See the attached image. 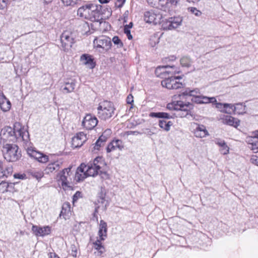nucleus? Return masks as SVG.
<instances>
[{"mask_svg":"<svg viewBox=\"0 0 258 258\" xmlns=\"http://www.w3.org/2000/svg\"><path fill=\"white\" fill-rule=\"evenodd\" d=\"M1 138L6 141L23 142L26 146L30 143L29 134L27 128L19 122H16L13 127L6 126L1 132Z\"/></svg>","mask_w":258,"mask_h":258,"instance_id":"obj_1","label":"nucleus"},{"mask_svg":"<svg viewBox=\"0 0 258 258\" xmlns=\"http://www.w3.org/2000/svg\"><path fill=\"white\" fill-rule=\"evenodd\" d=\"M103 9L105 11V9L100 5L88 4L79 8L77 15L80 17L100 23V21L103 19Z\"/></svg>","mask_w":258,"mask_h":258,"instance_id":"obj_2","label":"nucleus"},{"mask_svg":"<svg viewBox=\"0 0 258 258\" xmlns=\"http://www.w3.org/2000/svg\"><path fill=\"white\" fill-rule=\"evenodd\" d=\"M115 109L112 102L104 100L100 102L97 107V114L100 118L105 120L113 116Z\"/></svg>","mask_w":258,"mask_h":258,"instance_id":"obj_3","label":"nucleus"},{"mask_svg":"<svg viewBox=\"0 0 258 258\" xmlns=\"http://www.w3.org/2000/svg\"><path fill=\"white\" fill-rule=\"evenodd\" d=\"M3 155L5 159L9 162H15L21 157V152L16 144H6L3 147Z\"/></svg>","mask_w":258,"mask_h":258,"instance_id":"obj_4","label":"nucleus"},{"mask_svg":"<svg viewBox=\"0 0 258 258\" xmlns=\"http://www.w3.org/2000/svg\"><path fill=\"white\" fill-rule=\"evenodd\" d=\"M181 79V77L178 76V99H184V102L189 101L190 102V101H191V97H196L200 94V90L198 88L193 90H190L187 88H184L185 84L179 82Z\"/></svg>","mask_w":258,"mask_h":258,"instance_id":"obj_5","label":"nucleus"},{"mask_svg":"<svg viewBox=\"0 0 258 258\" xmlns=\"http://www.w3.org/2000/svg\"><path fill=\"white\" fill-rule=\"evenodd\" d=\"M71 174V168L69 167L63 169L57 175L59 177V181L61 182V186L64 190L72 188Z\"/></svg>","mask_w":258,"mask_h":258,"instance_id":"obj_6","label":"nucleus"},{"mask_svg":"<svg viewBox=\"0 0 258 258\" xmlns=\"http://www.w3.org/2000/svg\"><path fill=\"white\" fill-rule=\"evenodd\" d=\"M94 47L99 51L103 52L109 50L111 46L110 39L105 36H100L93 41Z\"/></svg>","mask_w":258,"mask_h":258,"instance_id":"obj_7","label":"nucleus"},{"mask_svg":"<svg viewBox=\"0 0 258 258\" xmlns=\"http://www.w3.org/2000/svg\"><path fill=\"white\" fill-rule=\"evenodd\" d=\"M27 152L30 157L41 163H46L49 161V157L44 153L36 150L34 148L28 147Z\"/></svg>","mask_w":258,"mask_h":258,"instance_id":"obj_8","label":"nucleus"},{"mask_svg":"<svg viewBox=\"0 0 258 258\" xmlns=\"http://www.w3.org/2000/svg\"><path fill=\"white\" fill-rule=\"evenodd\" d=\"M60 42L61 47L63 50H69L74 43V39L72 33L69 31L63 32L60 36Z\"/></svg>","mask_w":258,"mask_h":258,"instance_id":"obj_9","label":"nucleus"},{"mask_svg":"<svg viewBox=\"0 0 258 258\" xmlns=\"http://www.w3.org/2000/svg\"><path fill=\"white\" fill-rule=\"evenodd\" d=\"M178 116L180 117H187L189 118L192 117L190 109L192 108V104L189 101L184 102L178 100Z\"/></svg>","mask_w":258,"mask_h":258,"instance_id":"obj_10","label":"nucleus"},{"mask_svg":"<svg viewBox=\"0 0 258 258\" xmlns=\"http://www.w3.org/2000/svg\"><path fill=\"white\" fill-rule=\"evenodd\" d=\"M63 162L62 158L51 160L44 169L46 174L54 173L59 170Z\"/></svg>","mask_w":258,"mask_h":258,"instance_id":"obj_11","label":"nucleus"},{"mask_svg":"<svg viewBox=\"0 0 258 258\" xmlns=\"http://www.w3.org/2000/svg\"><path fill=\"white\" fill-rule=\"evenodd\" d=\"M87 134L83 132L77 133L72 139V145L74 148L81 147L87 140Z\"/></svg>","mask_w":258,"mask_h":258,"instance_id":"obj_12","label":"nucleus"},{"mask_svg":"<svg viewBox=\"0 0 258 258\" xmlns=\"http://www.w3.org/2000/svg\"><path fill=\"white\" fill-rule=\"evenodd\" d=\"M97 118L90 114H87L82 121V125L87 130H91L94 128L97 124Z\"/></svg>","mask_w":258,"mask_h":258,"instance_id":"obj_13","label":"nucleus"},{"mask_svg":"<svg viewBox=\"0 0 258 258\" xmlns=\"http://www.w3.org/2000/svg\"><path fill=\"white\" fill-rule=\"evenodd\" d=\"M154 7L162 11H166L170 4L176 6L177 0H153Z\"/></svg>","mask_w":258,"mask_h":258,"instance_id":"obj_14","label":"nucleus"},{"mask_svg":"<svg viewBox=\"0 0 258 258\" xmlns=\"http://www.w3.org/2000/svg\"><path fill=\"white\" fill-rule=\"evenodd\" d=\"M32 231L37 236H44L50 233L51 228L48 226L41 227L33 225Z\"/></svg>","mask_w":258,"mask_h":258,"instance_id":"obj_15","label":"nucleus"},{"mask_svg":"<svg viewBox=\"0 0 258 258\" xmlns=\"http://www.w3.org/2000/svg\"><path fill=\"white\" fill-rule=\"evenodd\" d=\"M124 144L122 141L119 139L113 140L107 146L106 148L107 152L109 153L116 149L121 151L124 148Z\"/></svg>","mask_w":258,"mask_h":258,"instance_id":"obj_16","label":"nucleus"},{"mask_svg":"<svg viewBox=\"0 0 258 258\" xmlns=\"http://www.w3.org/2000/svg\"><path fill=\"white\" fill-rule=\"evenodd\" d=\"M162 27L164 30H174L177 28V18L171 17L163 22Z\"/></svg>","mask_w":258,"mask_h":258,"instance_id":"obj_17","label":"nucleus"},{"mask_svg":"<svg viewBox=\"0 0 258 258\" xmlns=\"http://www.w3.org/2000/svg\"><path fill=\"white\" fill-rule=\"evenodd\" d=\"M177 77L168 78L163 80L161 84L163 87H166L168 89H177Z\"/></svg>","mask_w":258,"mask_h":258,"instance_id":"obj_18","label":"nucleus"},{"mask_svg":"<svg viewBox=\"0 0 258 258\" xmlns=\"http://www.w3.org/2000/svg\"><path fill=\"white\" fill-rule=\"evenodd\" d=\"M80 61L89 69L94 68L96 65L92 56L88 54L82 55L80 57Z\"/></svg>","mask_w":258,"mask_h":258,"instance_id":"obj_19","label":"nucleus"},{"mask_svg":"<svg viewBox=\"0 0 258 258\" xmlns=\"http://www.w3.org/2000/svg\"><path fill=\"white\" fill-rule=\"evenodd\" d=\"M84 167H85V164H81V165L78 167L76 170L75 175V180L76 181L79 182L83 181L88 176L86 174V171L84 169Z\"/></svg>","mask_w":258,"mask_h":258,"instance_id":"obj_20","label":"nucleus"},{"mask_svg":"<svg viewBox=\"0 0 258 258\" xmlns=\"http://www.w3.org/2000/svg\"><path fill=\"white\" fill-rule=\"evenodd\" d=\"M194 134L196 137L200 138H204L209 135L206 126L203 124H197L194 130Z\"/></svg>","mask_w":258,"mask_h":258,"instance_id":"obj_21","label":"nucleus"},{"mask_svg":"<svg viewBox=\"0 0 258 258\" xmlns=\"http://www.w3.org/2000/svg\"><path fill=\"white\" fill-rule=\"evenodd\" d=\"M96 207H98L99 209L105 211L108 205V201L105 199V194L101 192L98 197L96 202H95Z\"/></svg>","mask_w":258,"mask_h":258,"instance_id":"obj_22","label":"nucleus"},{"mask_svg":"<svg viewBox=\"0 0 258 258\" xmlns=\"http://www.w3.org/2000/svg\"><path fill=\"white\" fill-rule=\"evenodd\" d=\"M11 107L10 101L7 98L3 93H0V108L4 112L10 110Z\"/></svg>","mask_w":258,"mask_h":258,"instance_id":"obj_23","label":"nucleus"},{"mask_svg":"<svg viewBox=\"0 0 258 258\" xmlns=\"http://www.w3.org/2000/svg\"><path fill=\"white\" fill-rule=\"evenodd\" d=\"M107 225L103 220H101L99 225L98 235L101 240H104L107 237Z\"/></svg>","mask_w":258,"mask_h":258,"instance_id":"obj_24","label":"nucleus"},{"mask_svg":"<svg viewBox=\"0 0 258 258\" xmlns=\"http://www.w3.org/2000/svg\"><path fill=\"white\" fill-rule=\"evenodd\" d=\"M222 122L224 124L237 127L239 125V121L237 119H235L233 117L230 115H223V117L221 118Z\"/></svg>","mask_w":258,"mask_h":258,"instance_id":"obj_25","label":"nucleus"},{"mask_svg":"<svg viewBox=\"0 0 258 258\" xmlns=\"http://www.w3.org/2000/svg\"><path fill=\"white\" fill-rule=\"evenodd\" d=\"M247 142L249 145V148L254 152H258V137L255 136L253 133V137H249L247 138Z\"/></svg>","mask_w":258,"mask_h":258,"instance_id":"obj_26","label":"nucleus"},{"mask_svg":"<svg viewBox=\"0 0 258 258\" xmlns=\"http://www.w3.org/2000/svg\"><path fill=\"white\" fill-rule=\"evenodd\" d=\"M84 169L86 171V174L88 176H95L99 173L100 170V169L97 168L96 166H94L90 163L85 165Z\"/></svg>","mask_w":258,"mask_h":258,"instance_id":"obj_27","label":"nucleus"},{"mask_svg":"<svg viewBox=\"0 0 258 258\" xmlns=\"http://www.w3.org/2000/svg\"><path fill=\"white\" fill-rule=\"evenodd\" d=\"M71 205L69 203H63L60 212V217L62 216L65 219H69L71 215Z\"/></svg>","mask_w":258,"mask_h":258,"instance_id":"obj_28","label":"nucleus"},{"mask_svg":"<svg viewBox=\"0 0 258 258\" xmlns=\"http://www.w3.org/2000/svg\"><path fill=\"white\" fill-rule=\"evenodd\" d=\"M214 142L220 147V151L222 154L226 155L229 153V148L225 141L220 139H216Z\"/></svg>","mask_w":258,"mask_h":258,"instance_id":"obj_29","label":"nucleus"},{"mask_svg":"<svg viewBox=\"0 0 258 258\" xmlns=\"http://www.w3.org/2000/svg\"><path fill=\"white\" fill-rule=\"evenodd\" d=\"M76 81L74 80H69L65 83L64 87L62 89L63 93H68L73 92L76 87Z\"/></svg>","mask_w":258,"mask_h":258,"instance_id":"obj_30","label":"nucleus"},{"mask_svg":"<svg viewBox=\"0 0 258 258\" xmlns=\"http://www.w3.org/2000/svg\"><path fill=\"white\" fill-rule=\"evenodd\" d=\"M174 68V66H159L157 67L155 70V74L157 77H162V76L165 73H171V72H169V71L166 70L168 68Z\"/></svg>","mask_w":258,"mask_h":258,"instance_id":"obj_31","label":"nucleus"},{"mask_svg":"<svg viewBox=\"0 0 258 258\" xmlns=\"http://www.w3.org/2000/svg\"><path fill=\"white\" fill-rule=\"evenodd\" d=\"M216 105V107L219 109L221 112H225L226 113H231V111L230 110H227L228 108H233V105L232 104L228 103H214Z\"/></svg>","mask_w":258,"mask_h":258,"instance_id":"obj_32","label":"nucleus"},{"mask_svg":"<svg viewBox=\"0 0 258 258\" xmlns=\"http://www.w3.org/2000/svg\"><path fill=\"white\" fill-rule=\"evenodd\" d=\"M28 174L31 175L32 177L36 178L38 181L43 176V172L39 169H30L27 171Z\"/></svg>","mask_w":258,"mask_h":258,"instance_id":"obj_33","label":"nucleus"},{"mask_svg":"<svg viewBox=\"0 0 258 258\" xmlns=\"http://www.w3.org/2000/svg\"><path fill=\"white\" fill-rule=\"evenodd\" d=\"M233 105V108H230L232 111H234L235 113L238 114H242L244 113L246 111L245 105H243L242 103H237L235 105L232 104Z\"/></svg>","mask_w":258,"mask_h":258,"instance_id":"obj_34","label":"nucleus"},{"mask_svg":"<svg viewBox=\"0 0 258 258\" xmlns=\"http://www.w3.org/2000/svg\"><path fill=\"white\" fill-rule=\"evenodd\" d=\"M149 116L151 117L167 119H169L171 117V116L168 113L162 112H151L149 114Z\"/></svg>","mask_w":258,"mask_h":258,"instance_id":"obj_35","label":"nucleus"},{"mask_svg":"<svg viewBox=\"0 0 258 258\" xmlns=\"http://www.w3.org/2000/svg\"><path fill=\"white\" fill-rule=\"evenodd\" d=\"M172 122L170 121H166L164 120H159V126L160 127L167 132L170 130V126L172 125Z\"/></svg>","mask_w":258,"mask_h":258,"instance_id":"obj_36","label":"nucleus"},{"mask_svg":"<svg viewBox=\"0 0 258 258\" xmlns=\"http://www.w3.org/2000/svg\"><path fill=\"white\" fill-rule=\"evenodd\" d=\"M102 161V158L100 157H97L93 160L92 162H90L89 163L92 164V165L94 166H96L97 168L100 169L101 165L103 164Z\"/></svg>","mask_w":258,"mask_h":258,"instance_id":"obj_37","label":"nucleus"},{"mask_svg":"<svg viewBox=\"0 0 258 258\" xmlns=\"http://www.w3.org/2000/svg\"><path fill=\"white\" fill-rule=\"evenodd\" d=\"M202 104H207L209 103H216V99L214 97H208L205 96H202Z\"/></svg>","mask_w":258,"mask_h":258,"instance_id":"obj_38","label":"nucleus"},{"mask_svg":"<svg viewBox=\"0 0 258 258\" xmlns=\"http://www.w3.org/2000/svg\"><path fill=\"white\" fill-rule=\"evenodd\" d=\"M180 61L181 66L185 67H189L191 62L190 58L186 56L182 57L180 59Z\"/></svg>","mask_w":258,"mask_h":258,"instance_id":"obj_39","label":"nucleus"},{"mask_svg":"<svg viewBox=\"0 0 258 258\" xmlns=\"http://www.w3.org/2000/svg\"><path fill=\"white\" fill-rule=\"evenodd\" d=\"M144 19L147 23H151L154 20V16L149 12H146L144 14Z\"/></svg>","mask_w":258,"mask_h":258,"instance_id":"obj_40","label":"nucleus"},{"mask_svg":"<svg viewBox=\"0 0 258 258\" xmlns=\"http://www.w3.org/2000/svg\"><path fill=\"white\" fill-rule=\"evenodd\" d=\"M188 11L191 14H193L196 16L200 17L202 15V13L196 8L195 7H189L187 9Z\"/></svg>","mask_w":258,"mask_h":258,"instance_id":"obj_41","label":"nucleus"},{"mask_svg":"<svg viewBox=\"0 0 258 258\" xmlns=\"http://www.w3.org/2000/svg\"><path fill=\"white\" fill-rule=\"evenodd\" d=\"M104 145H105V144H104L103 143H102L101 141L97 140L96 141V142H95V143L93 145V151H99L102 147L104 146Z\"/></svg>","mask_w":258,"mask_h":258,"instance_id":"obj_42","label":"nucleus"},{"mask_svg":"<svg viewBox=\"0 0 258 258\" xmlns=\"http://www.w3.org/2000/svg\"><path fill=\"white\" fill-rule=\"evenodd\" d=\"M9 183L6 181H2L0 183V191L2 193L8 192Z\"/></svg>","mask_w":258,"mask_h":258,"instance_id":"obj_43","label":"nucleus"},{"mask_svg":"<svg viewBox=\"0 0 258 258\" xmlns=\"http://www.w3.org/2000/svg\"><path fill=\"white\" fill-rule=\"evenodd\" d=\"M167 108L169 110H177V101H172V102L167 105Z\"/></svg>","mask_w":258,"mask_h":258,"instance_id":"obj_44","label":"nucleus"},{"mask_svg":"<svg viewBox=\"0 0 258 258\" xmlns=\"http://www.w3.org/2000/svg\"><path fill=\"white\" fill-rule=\"evenodd\" d=\"M112 42L114 44L117 45L118 47H121L123 46V43L117 36H114L113 37Z\"/></svg>","mask_w":258,"mask_h":258,"instance_id":"obj_45","label":"nucleus"},{"mask_svg":"<svg viewBox=\"0 0 258 258\" xmlns=\"http://www.w3.org/2000/svg\"><path fill=\"white\" fill-rule=\"evenodd\" d=\"M124 33L126 35L127 38L129 40H131L133 38V36L131 34V31L128 27V26H124L123 29Z\"/></svg>","mask_w":258,"mask_h":258,"instance_id":"obj_46","label":"nucleus"},{"mask_svg":"<svg viewBox=\"0 0 258 258\" xmlns=\"http://www.w3.org/2000/svg\"><path fill=\"white\" fill-rule=\"evenodd\" d=\"M6 174V177H8L11 175L13 172V168L12 166L7 167L5 170H3Z\"/></svg>","mask_w":258,"mask_h":258,"instance_id":"obj_47","label":"nucleus"},{"mask_svg":"<svg viewBox=\"0 0 258 258\" xmlns=\"http://www.w3.org/2000/svg\"><path fill=\"white\" fill-rule=\"evenodd\" d=\"M101 241L102 240H100V239L99 238V239H97L95 242L93 243L94 245V247L96 250L99 248L100 249L101 247L103 246L102 245Z\"/></svg>","mask_w":258,"mask_h":258,"instance_id":"obj_48","label":"nucleus"},{"mask_svg":"<svg viewBox=\"0 0 258 258\" xmlns=\"http://www.w3.org/2000/svg\"><path fill=\"white\" fill-rule=\"evenodd\" d=\"M126 102L127 104H130L132 105V106L130 107V109L133 108V103L134 102V97L132 94H129L126 98Z\"/></svg>","mask_w":258,"mask_h":258,"instance_id":"obj_49","label":"nucleus"},{"mask_svg":"<svg viewBox=\"0 0 258 258\" xmlns=\"http://www.w3.org/2000/svg\"><path fill=\"white\" fill-rule=\"evenodd\" d=\"M191 101L198 104H202V96L198 95L196 96V97L192 98Z\"/></svg>","mask_w":258,"mask_h":258,"instance_id":"obj_50","label":"nucleus"},{"mask_svg":"<svg viewBox=\"0 0 258 258\" xmlns=\"http://www.w3.org/2000/svg\"><path fill=\"white\" fill-rule=\"evenodd\" d=\"M111 134V130L110 129L107 128L103 132L102 135H103L106 137V138L108 139L110 137Z\"/></svg>","mask_w":258,"mask_h":258,"instance_id":"obj_51","label":"nucleus"},{"mask_svg":"<svg viewBox=\"0 0 258 258\" xmlns=\"http://www.w3.org/2000/svg\"><path fill=\"white\" fill-rule=\"evenodd\" d=\"M8 4V0H0V10L5 9Z\"/></svg>","mask_w":258,"mask_h":258,"instance_id":"obj_52","label":"nucleus"},{"mask_svg":"<svg viewBox=\"0 0 258 258\" xmlns=\"http://www.w3.org/2000/svg\"><path fill=\"white\" fill-rule=\"evenodd\" d=\"M99 209L98 207H95L94 212L93 213V220L98 222V217L97 216V213H98Z\"/></svg>","mask_w":258,"mask_h":258,"instance_id":"obj_53","label":"nucleus"},{"mask_svg":"<svg viewBox=\"0 0 258 258\" xmlns=\"http://www.w3.org/2000/svg\"><path fill=\"white\" fill-rule=\"evenodd\" d=\"M81 192L80 191H77L75 195L73 196V202L74 203L75 202L77 201L78 199L80 197H81Z\"/></svg>","mask_w":258,"mask_h":258,"instance_id":"obj_54","label":"nucleus"},{"mask_svg":"<svg viewBox=\"0 0 258 258\" xmlns=\"http://www.w3.org/2000/svg\"><path fill=\"white\" fill-rule=\"evenodd\" d=\"M71 255L74 257H76L77 255V249L75 245L71 246Z\"/></svg>","mask_w":258,"mask_h":258,"instance_id":"obj_55","label":"nucleus"},{"mask_svg":"<svg viewBox=\"0 0 258 258\" xmlns=\"http://www.w3.org/2000/svg\"><path fill=\"white\" fill-rule=\"evenodd\" d=\"M250 162L257 166H258V157L256 156H252L250 159Z\"/></svg>","mask_w":258,"mask_h":258,"instance_id":"obj_56","label":"nucleus"},{"mask_svg":"<svg viewBox=\"0 0 258 258\" xmlns=\"http://www.w3.org/2000/svg\"><path fill=\"white\" fill-rule=\"evenodd\" d=\"M14 183H9L8 187V192H14Z\"/></svg>","mask_w":258,"mask_h":258,"instance_id":"obj_57","label":"nucleus"},{"mask_svg":"<svg viewBox=\"0 0 258 258\" xmlns=\"http://www.w3.org/2000/svg\"><path fill=\"white\" fill-rule=\"evenodd\" d=\"M14 177L15 178H18L23 179L25 178L26 175L24 174H15L14 175Z\"/></svg>","mask_w":258,"mask_h":258,"instance_id":"obj_58","label":"nucleus"},{"mask_svg":"<svg viewBox=\"0 0 258 258\" xmlns=\"http://www.w3.org/2000/svg\"><path fill=\"white\" fill-rule=\"evenodd\" d=\"M126 0H117L116 5L118 8H121L125 2Z\"/></svg>","mask_w":258,"mask_h":258,"instance_id":"obj_59","label":"nucleus"},{"mask_svg":"<svg viewBox=\"0 0 258 258\" xmlns=\"http://www.w3.org/2000/svg\"><path fill=\"white\" fill-rule=\"evenodd\" d=\"M97 255L101 256L105 252V248L104 246L100 248V249H97Z\"/></svg>","mask_w":258,"mask_h":258,"instance_id":"obj_60","label":"nucleus"},{"mask_svg":"<svg viewBox=\"0 0 258 258\" xmlns=\"http://www.w3.org/2000/svg\"><path fill=\"white\" fill-rule=\"evenodd\" d=\"M107 139V138H106V137L102 134L101 136L98 138V140L101 141L102 143H103L104 144H105Z\"/></svg>","mask_w":258,"mask_h":258,"instance_id":"obj_61","label":"nucleus"},{"mask_svg":"<svg viewBox=\"0 0 258 258\" xmlns=\"http://www.w3.org/2000/svg\"><path fill=\"white\" fill-rule=\"evenodd\" d=\"M139 134V132L137 131H127L124 134L129 136V135H137Z\"/></svg>","mask_w":258,"mask_h":258,"instance_id":"obj_62","label":"nucleus"},{"mask_svg":"<svg viewBox=\"0 0 258 258\" xmlns=\"http://www.w3.org/2000/svg\"><path fill=\"white\" fill-rule=\"evenodd\" d=\"M49 255V258H59V256L54 252H50Z\"/></svg>","mask_w":258,"mask_h":258,"instance_id":"obj_63","label":"nucleus"},{"mask_svg":"<svg viewBox=\"0 0 258 258\" xmlns=\"http://www.w3.org/2000/svg\"><path fill=\"white\" fill-rule=\"evenodd\" d=\"M6 177V174L5 173L3 170L0 171V178Z\"/></svg>","mask_w":258,"mask_h":258,"instance_id":"obj_64","label":"nucleus"}]
</instances>
